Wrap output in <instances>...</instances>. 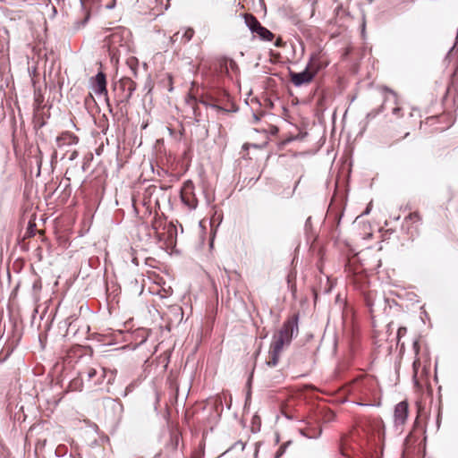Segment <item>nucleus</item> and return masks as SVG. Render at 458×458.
<instances>
[{"label":"nucleus","instance_id":"f257e3e1","mask_svg":"<svg viewBox=\"0 0 458 458\" xmlns=\"http://www.w3.org/2000/svg\"><path fill=\"white\" fill-rule=\"evenodd\" d=\"M79 376L82 382L86 381L89 384V387L100 385L101 377H107L106 387H102L100 389L107 393L111 392L109 385L112 384V381L114 378V372L112 370L107 371L106 368L103 367L100 368L99 371L94 368H89L86 370L80 372Z\"/></svg>","mask_w":458,"mask_h":458},{"label":"nucleus","instance_id":"f03ea898","mask_svg":"<svg viewBox=\"0 0 458 458\" xmlns=\"http://www.w3.org/2000/svg\"><path fill=\"white\" fill-rule=\"evenodd\" d=\"M381 92L384 98L383 104L379 107L369 112L366 117L360 123V134H362L367 130L369 123L372 119H374L380 113L386 109L387 104H390L392 106H395L397 104V96L392 89L384 87L381 89Z\"/></svg>","mask_w":458,"mask_h":458},{"label":"nucleus","instance_id":"7ed1b4c3","mask_svg":"<svg viewBox=\"0 0 458 458\" xmlns=\"http://www.w3.org/2000/svg\"><path fill=\"white\" fill-rule=\"evenodd\" d=\"M312 58H310L304 71L301 72H289L290 81L295 87H301L302 85L311 82L316 76L317 70H310Z\"/></svg>","mask_w":458,"mask_h":458},{"label":"nucleus","instance_id":"20e7f679","mask_svg":"<svg viewBox=\"0 0 458 458\" xmlns=\"http://www.w3.org/2000/svg\"><path fill=\"white\" fill-rule=\"evenodd\" d=\"M298 320L299 316L293 315L284 322L281 329L276 334V335L286 342V344H290L293 335L298 334Z\"/></svg>","mask_w":458,"mask_h":458},{"label":"nucleus","instance_id":"39448f33","mask_svg":"<svg viewBox=\"0 0 458 458\" xmlns=\"http://www.w3.org/2000/svg\"><path fill=\"white\" fill-rule=\"evenodd\" d=\"M181 200L190 210H193L198 206V199L194 191V184L191 181H186L181 189Z\"/></svg>","mask_w":458,"mask_h":458},{"label":"nucleus","instance_id":"423d86ee","mask_svg":"<svg viewBox=\"0 0 458 458\" xmlns=\"http://www.w3.org/2000/svg\"><path fill=\"white\" fill-rule=\"evenodd\" d=\"M120 38L119 47L121 48H123L125 52H130L132 50L133 43L131 40V33L130 30L123 27V26H116V38Z\"/></svg>","mask_w":458,"mask_h":458},{"label":"nucleus","instance_id":"0eeeda50","mask_svg":"<svg viewBox=\"0 0 458 458\" xmlns=\"http://www.w3.org/2000/svg\"><path fill=\"white\" fill-rule=\"evenodd\" d=\"M408 417V403L406 402H400L394 407V422L396 427L403 426Z\"/></svg>","mask_w":458,"mask_h":458},{"label":"nucleus","instance_id":"6e6552de","mask_svg":"<svg viewBox=\"0 0 458 458\" xmlns=\"http://www.w3.org/2000/svg\"><path fill=\"white\" fill-rule=\"evenodd\" d=\"M119 87V89L122 91L121 102L124 100H128L131 96V93L135 89L134 82L129 78H123L119 81L118 84L116 83V87Z\"/></svg>","mask_w":458,"mask_h":458},{"label":"nucleus","instance_id":"1a4fd4ad","mask_svg":"<svg viewBox=\"0 0 458 458\" xmlns=\"http://www.w3.org/2000/svg\"><path fill=\"white\" fill-rule=\"evenodd\" d=\"M79 141V138L70 131H64L56 138V146L63 148L64 146L75 145Z\"/></svg>","mask_w":458,"mask_h":458},{"label":"nucleus","instance_id":"9d476101","mask_svg":"<svg viewBox=\"0 0 458 458\" xmlns=\"http://www.w3.org/2000/svg\"><path fill=\"white\" fill-rule=\"evenodd\" d=\"M220 68L227 75L229 74L230 71H232L234 73L240 72V68H239L237 63L233 59L228 58V57H225L221 60Z\"/></svg>","mask_w":458,"mask_h":458},{"label":"nucleus","instance_id":"9b49d317","mask_svg":"<svg viewBox=\"0 0 458 458\" xmlns=\"http://www.w3.org/2000/svg\"><path fill=\"white\" fill-rule=\"evenodd\" d=\"M96 93L107 96L106 81V76L103 72H98L96 75Z\"/></svg>","mask_w":458,"mask_h":458},{"label":"nucleus","instance_id":"f8f14e48","mask_svg":"<svg viewBox=\"0 0 458 458\" xmlns=\"http://www.w3.org/2000/svg\"><path fill=\"white\" fill-rule=\"evenodd\" d=\"M244 22L251 33H255L258 30V27L261 25L259 20L251 13L243 14Z\"/></svg>","mask_w":458,"mask_h":458},{"label":"nucleus","instance_id":"ddd939ff","mask_svg":"<svg viewBox=\"0 0 458 458\" xmlns=\"http://www.w3.org/2000/svg\"><path fill=\"white\" fill-rule=\"evenodd\" d=\"M254 34L258 35L260 40L267 42L272 41L275 38V35L262 25L258 27V30Z\"/></svg>","mask_w":458,"mask_h":458},{"label":"nucleus","instance_id":"4468645a","mask_svg":"<svg viewBox=\"0 0 458 458\" xmlns=\"http://www.w3.org/2000/svg\"><path fill=\"white\" fill-rule=\"evenodd\" d=\"M284 344H286V342L280 338L278 335H275L273 337V342L270 345V350L274 351V352L281 353Z\"/></svg>","mask_w":458,"mask_h":458},{"label":"nucleus","instance_id":"2eb2a0df","mask_svg":"<svg viewBox=\"0 0 458 458\" xmlns=\"http://www.w3.org/2000/svg\"><path fill=\"white\" fill-rule=\"evenodd\" d=\"M156 6L154 9H157L155 13L156 15L162 14L165 10H167L169 7V0H155Z\"/></svg>","mask_w":458,"mask_h":458},{"label":"nucleus","instance_id":"dca6fc26","mask_svg":"<svg viewBox=\"0 0 458 458\" xmlns=\"http://www.w3.org/2000/svg\"><path fill=\"white\" fill-rule=\"evenodd\" d=\"M191 102H192L191 103V110H192L193 119L196 123H199L201 120V113H200L199 107L198 106V105L196 103V99L195 98L191 99Z\"/></svg>","mask_w":458,"mask_h":458},{"label":"nucleus","instance_id":"f3484780","mask_svg":"<svg viewBox=\"0 0 458 458\" xmlns=\"http://www.w3.org/2000/svg\"><path fill=\"white\" fill-rule=\"evenodd\" d=\"M280 352H274L269 350V360L267 361V365L269 367H276L279 361Z\"/></svg>","mask_w":458,"mask_h":458},{"label":"nucleus","instance_id":"a211bd4d","mask_svg":"<svg viewBox=\"0 0 458 458\" xmlns=\"http://www.w3.org/2000/svg\"><path fill=\"white\" fill-rule=\"evenodd\" d=\"M111 37H112V34L105 37V38H104L105 43L103 45V47L107 48V50L109 52L110 59H111V61H113L114 58V51L112 49V46H111V41H110Z\"/></svg>","mask_w":458,"mask_h":458},{"label":"nucleus","instance_id":"6ab92c4d","mask_svg":"<svg viewBox=\"0 0 458 458\" xmlns=\"http://www.w3.org/2000/svg\"><path fill=\"white\" fill-rule=\"evenodd\" d=\"M101 339H99L100 342H103V345H112L114 344V336L112 333L109 335H101Z\"/></svg>","mask_w":458,"mask_h":458},{"label":"nucleus","instance_id":"aec40b11","mask_svg":"<svg viewBox=\"0 0 458 458\" xmlns=\"http://www.w3.org/2000/svg\"><path fill=\"white\" fill-rule=\"evenodd\" d=\"M200 103L203 104L206 106L211 107V108L216 109V110H217L219 112H222V113H225V114L229 113L228 109H225V108H224V107H222V106H218L216 104H209L208 102H207L205 100H201Z\"/></svg>","mask_w":458,"mask_h":458},{"label":"nucleus","instance_id":"412c9836","mask_svg":"<svg viewBox=\"0 0 458 458\" xmlns=\"http://www.w3.org/2000/svg\"><path fill=\"white\" fill-rule=\"evenodd\" d=\"M193 35H194V30L192 29H188L182 35V40L183 41V43H187L192 38Z\"/></svg>","mask_w":458,"mask_h":458},{"label":"nucleus","instance_id":"4be33fe9","mask_svg":"<svg viewBox=\"0 0 458 458\" xmlns=\"http://www.w3.org/2000/svg\"><path fill=\"white\" fill-rule=\"evenodd\" d=\"M307 4H310L312 7V10H311V15L314 14V12H315V5L317 4L318 3V0H304Z\"/></svg>","mask_w":458,"mask_h":458},{"label":"nucleus","instance_id":"5701e85b","mask_svg":"<svg viewBox=\"0 0 458 458\" xmlns=\"http://www.w3.org/2000/svg\"><path fill=\"white\" fill-rule=\"evenodd\" d=\"M134 387H135V386H134L133 383H131L129 386H127L126 388H125L123 396H126L129 393L132 392Z\"/></svg>","mask_w":458,"mask_h":458},{"label":"nucleus","instance_id":"b1692460","mask_svg":"<svg viewBox=\"0 0 458 458\" xmlns=\"http://www.w3.org/2000/svg\"><path fill=\"white\" fill-rule=\"evenodd\" d=\"M407 332L406 327H400L397 331V337L400 338L403 336Z\"/></svg>","mask_w":458,"mask_h":458},{"label":"nucleus","instance_id":"393cba45","mask_svg":"<svg viewBox=\"0 0 458 458\" xmlns=\"http://www.w3.org/2000/svg\"><path fill=\"white\" fill-rule=\"evenodd\" d=\"M104 144L102 143L100 146H98L97 148H96V154L98 156H100L103 152H104Z\"/></svg>","mask_w":458,"mask_h":458},{"label":"nucleus","instance_id":"a878e982","mask_svg":"<svg viewBox=\"0 0 458 458\" xmlns=\"http://www.w3.org/2000/svg\"><path fill=\"white\" fill-rule=\"evenodd\" d=\"M78 157V152L76 150H73L70 156H69V160L72 161L74 160L76 157Z\"/></svg>","mask_w":458,"mask_h":458},{"label":"nucleus","instance_id":"bb28decb","mask_svg":"<svg viewBox=\"0 0 458 458\" xmlns=\"http://www.w3.org/2000/svg\"><path fill=\"white\" fill-rule=\"evenodd\" d=\"M285 448H286V445L280 446L276 453V456L282 455L284 454V452L285 451Z\"/></svg>","mask_w":458,"mask_h":458},{"label":"nucleus","instance_id":"cd10ccee","mask_svg":"<svg viewBox=\"0 0 458 458\" xmlns=\"http://www.w3.org/2000/svg\"><path fill=\"white\" fill-rule=\"evenodd\" d=\"M420 365V362L419 360H415L413 361V369H414L415 375L417 374V367Z\"/></svg>","mask_w":458,"mask_h":458},{"label":"nucleus","instance_id":"c85d7f7f","mask_svg":"<svg viewBox=\"0 0 458 458\" xmlns=\"http://www.w3.org/2000/svg\"><path fill=\"white\" fill-rule=\"evenodd\" d=\"M106 7L107 9H113L114 8V0H111L108 4H106Z\"/></svg>","mask_w":458,"mask_h":458},{"label":"nucleus","instance_id":"c756f323","mask_svg":"<svg viewBox=\"0 0 458 458\" xmlns=\"http://www.w3.org/2000/svg\"><path fill=\"white\" fill-rule=\"evenodd\" d=\"M419 348H420L419 347V343L418 342H414L413 343V349H414L416 354H418V352H419Z\"/></svg>","mask_w":458,"mask_h":458},{"label":"nucleus","instance_id":"7c9ffc66","mask_svg":"<svg viewBox=\"0 0 458 458\" xmlns=\"http://www.w3.org/2000/svg\"><path fill=\"white\" fill-rule=\"evenodd\" d=\"M235 446H241V449L243 450L245 447V445L242 441H238L234 444Z\"/></svg>","mask_w":458,"mask_h":458},{"label":"nucleus","instance_id":"2f4dec72","mask_svg":"<svg viewBox=\"0 0 458 458\" xmlns=\"http://www.w3.org/2000/svg\"><path fill=\"white\" fill-rule=\"evenodd\" d=\"M456 45H457V41L454 43V45L451 47V49L448 51L447 53V57H449L452 54V52L454 51V49L456 47Z\"/></svg>","mask_w":458,"mask_h":458},{"label":"nucleus","instance_id":"473e14b6","mask_svg":"<svg viewBox=\"0 0 458 458\" xmlns=\"http://www.w3.org/2000/svg\"><path fill=\"white\" fill-rule=\"evenodd\" d=\"M131 263L135 264L136 266L138 265V261H137V258L133 256V253H131Z\"/></svg>","mask_w":458,"mask_h":458},{"label":"nucleus","instance_id":"72a5a7b5","mask_svg":"<svg viewBox=\"0 0 458 458\" xmlns=\"http://www.w3.org/2000/svg\"><path fill=\"white\" fill-rule=\"evenodd\" d=\"M275 46H276V47H282V39H281V38H278V39L276 41Z\"/></svg>","mask_w":458,"mask_h":458},{"label":"nucleus","instance_id":"f704fd0d","mask_svg":"<svg viewBox=\"0 0 458 458\" xmlns=\"http://www.w3.org/2000/svg\"><path fill=\"white\" fill-rule=\"evenodd\" d=\"M399 111H400V108L398 106H394L393 107L392 112H393L394 114H397L399 113Z\"/></svg>","mask_w":458,"mask_h":458},{"label":"nucleus","instance_id":"c9c22d12","mask_svg":"<svg viewBox=\"0 0 458 458\" xmlns=\"http://www.w3.org/2000/svg\"><path fill=\"white\" fill-rule=\"evenodd\" d=\"M72 352H73L74 353H78V352H81V348L79 346V347H76L74 348Z\"/></svg>","mask_w":458,"mask_h":458},{"label":"nucleus","instance_id":"e433bc0d","mask_svg":"<svg viewBox=\"0 0 458 458\" xmlns=\"http://www.w3.org/2000/svg\"><path fill=\"white\" fill-rule=\"evenodd\" d=\"M114 299V296H112V295L109 293V294H108V296H107L108 305H110V301H112Z\"/></svg>","mask_w":458,"mask_h":458},{"label":"nucleus","instance_id":"4c0bfd02","mask_svg":"<svg viewBox=\"0 0 458 458\" xmlns=\"http://www.w3.org/2000/svg\"><path fill=\"white\" fill-rule=\"evenodd\" d=\"M253 119H254L255 123L259 121V117L256 114H253Z\"/></svg>","mask_w":458,"mask_h":458},{"label":"nucleus","instance_id":"58836bf2","mask_svg":"<svg viewBox=\"0 0 458 458\" xmlns=\"http://www.w3.org/2000/svg\"><path fill=\"white\" fill-rule=\"evenodd\" d=\"M127 347H128V345H123V346H121V347H117V348H116V351H119V350H125Z\"/></svg>","mask_w":458,"mask_h":458},{"label":"nucleus","instance_id":"ea45409f","mask_svg":"<svg viewBox=\"0 0 458 458\" xmlns=\"http://www.w3.org/2000/svg\"><path fill=\"white\" fill-rule=\"evenodd\" d=\"M115 402L116 403H119V405L121 406V410L123 411V404L119 402L118 398L115 399Z\"/></svg>","mask_w":458,"mask_h":458},{"label":"nucleus","instance_id":"a19ab883","mask_svg":"<svg viewBox=\"0 0 458 458\" xmlns=\"http://www.w3.org/2000/svg\"><path fill=\"white\" fill-rule=\"evenodd\" d=\"M46 124L45 121L40 122L39 127H43Z\"/></svg>","mask_w":458,"mask_h":458},{"label":"nucleus","instance_id":"79ce46f5","mask_svg":"<svg viewBox=\"0 0 458 458\" xmlns=\"http://www.w3.org/2000/svg\"><path fill=\"white\" fill-rule=\"evenodd\" d=\"M111 87L114 89V82L113 81V80L111 81Z\"/></svg>","mask_w":458,"mask_h":458},{"label":"nucleus","instance_id":"37998d69","mask_svg":"<svg viewBox=\"0 0 458 458\" xmlns=\"http://www.w3.org/2000/svg\"><path fill=\"white\" fill-rule=\"evenodd\" d=\"M178 36H179V32H177V33H175V34L174 35V38H175V40L177 39Z\"/></svg>","mask_w":458,"mask_h":458},{"label":"nucleus","instance_id":"c03bdc74","mask_svg":"<svg viewBox=\"0 0 458 458\" xmlns=\"http://www.w3.org/2000/svg\"><path fill=\"white\" fill-rule=\"evenodd\" d=\"M33 287H34V288H38V284H37V283H35V284H34V285H33ZM40 287H41V286H40V285H38V288H40Z\"/></svg>","mask_w":458,"mask_h":458},{"label":"nucleus","instance_id":"a18cd8bd","mask_svg":"<svg viewBox=\"0 0 458 458\" xmlns=\"http://www.w3.org/2000/svg\"><path fill=\"white\" fill-rule=\"evenodd\" d=\"M369 208H367L366 211L363 214L367 215V214H369Z\"/></svg>","mask_w":458,"mask_h":458},{"label":"nucleus","instance_id":"49530a36","mask_svg":"<svg viewBox=\"0 0 458 458\" xmlns=\"http://www.w3.org/2000/svg\"><path fill=\"white\" fill-rule=\"evenodd\" d=\"M117 333L122 334V333H123V331L119 329V330H116V334H117Z\"/></svg>","mask_w":458,"mask_h":458},{"label":"nucleus","instance_id":"de8ad7c7","mask_svg":"<svg viewBox=\"0 0 458 458\" xmlns=\"http://www.w3.org/2000/svg\"><path fill=\"white\" fill-rule=\"evenodd\" d=\"M111 29H106L105 32L110 31Z\"/></svg>","mask_w":458,"mask_h":458},{"label":"nucleus","instance_id":"09e8293b","mask_svg":"<svg viewBox=\"0 0 458 458\" xmlns=\"http://www.w3.org/2000/svg\"><path fill=\"white\" fill-rule=\"evenodd\" d=\"M106 143H107V146H109V140L106 139Z\"/></svg>","mask_w":458,"mask_h":458},{"label":"nucleus","instance_id":"8fccbe9b","mask_svg":"<svg viewBox=\"0 0 458 458\" xmlns=\"http://www.w3.org/2000/svg\"><path fill=\"white\" fill-rule=\"evenodd\" d=\"M334 2H337L338 0H333Z\"/></svg>","mask_w":458,"mask_h":458}]
</instances>
